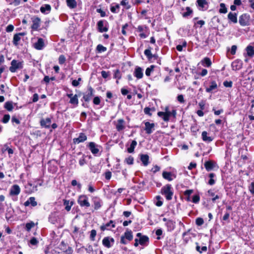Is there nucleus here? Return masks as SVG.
<instances>
[{
	"mask_svg": "<svg viewBox=\"0 0 254 254\" xmlns=\"http://www.w3.org/2000/svg\"><path fill=\"white\" fill-rule=\"evenodd\" d=\"M161 192L162 195L165 196L167 200H170L172 199L174 192L170 184H167L163 186L161 189Z\"/></svg>",
	"mask_w": 254,
	"mask_h": 254,
	"instance_id": "f257e3e1",
	"label": "nucleus"
},
{
	"mask_svg": "<svg viewBox=\"0 0 254 254\" xmlns=\"http://www.w3.org/2000/svg\"><path fill=\"white\" fill-rule=\"evenodd\" d=\"M176 111L173 110L172 111H168V108L165 109V112H159L157 115L159 117H162L165 122H168L171 117L175 118L176 116Z\"/></svg>",
	"mask_w": 254,
	"mask_h": 254,
	"instance_id": "f03ea898",
	"label": "nucleus"
},
{
	"mask_svg": "<svg viewBox=\"0 0 254 254\" xmlns=\"http://www.w3.org/2000/svg\"><path fill=\"white\" fill-rule=\"evenodd\" d=\"M9 70L11 72H15L18 70L21 69L23 67V62L19 61L16 60H13L10 63Z\"/></svg>",
	"mask_w": 254,
	"mask_h": 254,
	"instance_id": "7ed1b4c3",
	"label": "nucleus"
},
{
	"mask_svg": "<svg viewBox=\"0 0 254 254\" xmlns=\"http://www.w3.org/2000/svg\"><path fill=\"white\" fill-rule=\"evenodd\" d=\"M77 202L82 207L87 208L90 206L88 197L86 195H80L78 196Z\"/></svg>",
	"mask_w": 254,
	"mask_h": 254,
	"instance_id": "20e7f679",
	"label": "nucleus"
},
{
	"mask_svg": "<svg viewBox=\"0 0 254 254\" xmlns=\"http://www.w3.org/2000/svg\"><path fill=\"white\" fill-rule=\"evenodd\" d=\"M250 16L249 14L244 13L239 17V22L242 26H248L250 25Z\"/></svg>",
	"mask_w": 254,
	"mask_h": 254,
	"instance_id": "39448f33",
	"label": "nucleus"
},
{
	"mask_svg": "<svg viewBox=\"0 0 254 254\" xmlns=\"http://www.w3.org/2000/svg\"><path fill=\"white\" fill-rule=\"evenodd\" d=\"M115 240L114 238L110 237H106L102 240V244L107 248H111L114 244Z\"/></svg>",
	"mask_w": 254,
	"mask_h": 254,
	"instance_id": "423d86ee",
	"label": "nucleus"
},
{
	"mask_svg": "<svg viewBox=\"0 0 254 254\" xmlns=\"http://www.w3.org/2000/svg\"><path fill=\"white\" fill-rule=\"evenodd\" d=\"M32 25L31 28L34 30H38L40 26L41 19L37 16H33L31 18Z\"/></svg>",
	"mask_w": 254,
	"mask_h": 254,
	"instance_id": "0eeeda50",
	"label": "nucleus"
},
{
	"mask_svg": "<svg viewBox=\"0 0 254 254\" xmlns=\"http://www.w3.org/2000/svg\"><path fill=\"white\" fill-rule=\"evenodd\" d=\"M88 146L92 153L94 155L98 153L99 152V147H101L93 142H89Z\"/></svg>",
	"mask_w": 254,
	"mask_h": 254,
	"instance_id": "6e6552de",
	"label": "nucleus"
},
{
	"mask_svg": "<svg viewBox=\"0 0 254 254\" xmlns=\"http://www.w3.org/2000/svg\"><path fill=\"white\" fill-rule=\"evenodd\" d=\"M94 210L99 209L102 206V200L97 196H93L92 198Z\"/></svg>",
	"mask_w": 254,
	"mask_h": 254,
	"instance_id": "1a4fd4ad",
	"label": "nucleus"
},
{
	"mask_svg": "<svg viewBox=\"0 0 254 254\" xmlns=\"http://www.w3.org/2000/svg\"><path fill=\"white\" fill-rule=\"evenodd\" d=\"M45 46L44 41L41 38H38L37 41L33 45L34 48L37 50H42Z\"/></svg>",
	"mask_w": 254,
	"mask_h": 254,
	"instance_id": "9d476101",
	"label": "nucleus"
},
{
	"mask_svg": "<svg viewBox=\"0 0 254 254\" xmlns=\"http://www.w3.org/2000/svg\"><path fill=\"white\" fill-rule=\"evenodd\" d=\"M20 192V188L17 185H14L11 186L10 191L9 194L11 196L18 195Z\"/></svg>",
	"mask_w": 254,
	"mask_h": 254,
	"instance_id": "9b49d317",
	"label": "nucleus"
},
{
	"mask_svg": "<svg viewBox=\"0 0 254 254\" xmlns=\"http://www.w3.org/2000/svg\"><path fill=\"white\" fill-rule=\"evenodd\" d=\"M93 96V89L90 87L88 91L84 93L83 98L85 102H89Z\"/></svg>",
	"mask_w": 254,
	"mask_h": 254,
	"instance_id": "f8f14e48",
	"label": "nucleus"
},
{
	"mask_svg": "<svg viewBox=\"0 0 254 254\" xmlns=\"http://www.w3.org/2000/svg\"><path fill=\"white\" fill-rule=\"evenodd\" d=\"M145 124V130L146 133L150 134L152 133L153 130H154L155 125L153 123H150L148 122H146L144 123Z\"/></svg>",
	"mask_w": 254,
	"mask_h": 254,
	"instance_id": "ddd939ff",
	"label": "nucleus"
},
{
	"mask_svg": "<svg viewBox=\"0 0 254 254\" xmlns=\"http://www.w3.org/2000/svg\"><path fill=\"white\" fill-rule=\"evenodd\" d=\"M51 119L49 118L46 119H42L40 121V125L42 127L46 128H49L50 127L51 124Z\"/></svg>",
	"mask_w": 254,
	"mask_h": 254,
	"instance_id": "4468645a",
	"label": "nucleus"
},
{
	"mask_svg": "<svg viewBox=\"0 0 254 254\" xmlns=\"http://www.w3.org/2000/svg\"><path fill=\"white\" fill-rule=\"evenodd\" d=\"M197 5L200 7L199 9L205 10L207 9L208 2L206 0H197Z\"/></svg>",
	"mask_w": 254,
	"mask_h": 254,
	"instance_id": "2eb2a0df",
	"label": "nucleus"
},
{
	"mask_svg": "<svg viewBox=\"0 0 254 254\" xmlns=\"http://www.w3.org/2000/svg\"><path fill=\"white\" fill-rule=\"evenodd\" d=\"M87 140V136L84 133H80L79 136L77 138H74L73 139L74 143H79L83 142Z\"/></svg>",
	"mask_w": 254,
	"mask_h": 254,
	"instance_id": "dca6fc26",
	"label": "nucleus"
},
{
	"mask_svg": "<svg viewBox=\"0 0 254 254\" xmlns=\"http://www.w3.org/2000/svg\"><path fill=\"white\" fill-rule=\"evenodd\" d=\"M116 127L118 131L123 130L125 128V122L122 119H119L116 125Z\"/></svg>",
	"mask_w": 254,
	"mask_h": 254,
	"instance_id": "f3484780",
	"label": "nucleus"
},
{
	"mask_svg": "<svg viewBox=\"0 0 254 254\" xmlns=\"http://www.w3.org/2000/svg\"><path fill=\"white\" fill-rule=\"evenodd\" d=\"M24 205L25 206L31 205L32 206L35 207L37 205V202L36 201L34 197H30L24 202Z\"/></svg>",
	"mask_w": 254,
	"mask_h": 254,
	"instance_id": "a211bd4d",
	"label": "nucleus"
},
{
	"mask_svg": "<svg viewBox=\"0 0 254 254\" xmlns=\"http://www.w3.org/2000/svg\"><path fill=\"white\" fill-rule=\"evenodd\" d=\"M143 69L140 67H136L134 71V75L137 78H141L143 76Z\"/></svg>",
	"mask_w": 254,
	"mask_h": 254,
	"instance_id": "6ab92c4d",
	"label": "nucleus"
},
{
	"mask_svg": "<svg viewBox=\"0 0 254 254\" xmlns=\"http://www.w3.org/2000/svg\"><path fill=\"white\" fill-rule=\"evenodd\" d=\"M204 165L207 171H210L213 169L215 163L211 161H207L204 163Z\"/></svg>",
	"mask_w": 254,
	"mask_h": 254,
	"instance_id": "aec40b11",
	"label": "nucleus"
},
{
	"mask_svg": "<svg viewBox=\"0 0 254 254\" xmlns=\"http://www.w3.org/2000/svg\"><path fill=\"white\" fill-rule=\"evenodd\" d=\"M228 19L234 23H236L238 21L237 20V14L235 12H229L228 15Z\"/></svg>",
	"mask_w": 254,
	"mask_h": 254,
	"instance_id": "412c9836",
	"label": "nucleus"
},
{
	"mask_svg": "<svg viewBox=\"0 0 254 254\" xmlns=\"http://www.w3.org/2000/svg\"><path fill=\"white\" fill-rule=\"evenodd\" d=\"M202 139L203 141L209 143L212 141L213 138L211 136H207V132L206 131H203L201 134Z\"/></svg>",
	"mask_w": 254,
	"mask_h": 254,
	"instance_id": "4be33fe9",
	"label": "nucleus"
},
{
	"mask_svg": "<svg viewBox=\"0 0 254 254\" xmlns=\"http://www.w3.org/2000/svg\"><path fill=\"white\" fill-rule=\"evenodd\" d=\"M58 220V215L56 212L51 213L49 216V221L52 224H55Z\"/></svg>",
	"mask_w": 254,
	"mask_h": 254,
	"instance_id": "5701e85b",
	"label": "nucleus"
},
{
	"mask_svg": "<svg viewBox=\"0 0 254 254\" xmlns=\"http://www.w3.org/2000/svg\"><path fill=\"white\" fill-rule=\"evenodd\" d=\"M162 176L164 179L169 181H171L173 180V179L172 178V176H174V178L176 177V176L173 175L172 173L165 171L163 172Z\"/></svg>",
	"mask_w": 254,
	"mask_h": 254,
	"instance_id": "b1692460",
	"label": "nucleus"
},
{
	"mask_svg": "<svg viewBox=\"0 0 254 254\" xmlns=\"http://www.w3.org/2000/svg\"><path fill=\"white\" fill-rule=\"evenodd\" d=\"M149 156L147 154H141L140 160L144 166H146L149 164Z\"/></svg>",
	"mask_w": 254,
	"mask_h": 254,
	"instance_id": "393cba45",
	"label": "nucleus"
},
{
	"mask_svg": "<svg viewBox=\"0 0 254 254\" xmlns=\"http://www.w3.org/2000/svg\"><path fill=\"white\" fill-rule=\"evenodd\" d=\"M104 26V22L103 20H100L97 23L98 29L99 32H107L108 31V28L106 27H103Z\"/></svg>",
	"mask_w": 254,
	"mask_h": 254,
	"instance_id": "a878e982",
	"label": "nucleus"
},
{
	"mask_svg": "<svg viewBox=\"0 0 254 254\" xmlns=\"http://www.w3.org/2000/svg\"><path fill=\"white\" fill-rule=\"evenodd\" d=\"M112 224V228H115V225L114 224V222L113 220H110L109 221V222L106 223V224L105 225H102V226H101L100 227V229L104 231H105V230H107L108 229V228L109 227H110L111 226V225Z\"/></svg>",
	"mask_w": 254,
	"mask_h": 254,
	"instance_id": "bb28decb",
	"label": "nucleus"
},
{
	"mask_svg": "<svg viewBox=\"0 0 254 254\" xmlns=\"http://www.w3.org/2000/svg\"><path fill=\"white\" fill-rule=\"evenodd\" d=\"M67 6L70 9L75 8L77 6V2L75 0H66Z\"/></svg>",
	"mask_w": 254,
	"mask_h": 254,
	"instance_id": "cd10ccee",
	"label": "nucleus"
},
{
	"mask_svg": "<svg viewBox=\"0 0 254 254\" xmlns=\"http://www.w3.org/2000/svg\"><path fill=\"white\" fill-rule=\"evenodd\" d=\"M247 51V54L250 57H253L254 56V48L252 46L249 45L246 49Z\"/></svg>",
	"mask_w": 254,
	"mask_h": 254,
	"instance_id": "c85d7f7f",
	"label": "nucleus"
},
{
	"mask_svg": "<svg viewBox=\"0 0 254 254\" xmlns=\"http://www.w3.org/2000/svg\"><path fill=\"white\" fill-rule=\"evenodd\" d=\"M201 64L204 66L206 67H210L211 64L212 63L210 59V58L205 57L204 58L202 61H201Z\"/></svg>",
	"mask_w": 254,
	"mask_h": 254,
	"instance_id": "c756f323",
	"label": "nucleus"
},
{
	"mask_svg": "<svg viewBox=\"0 0 254 254\" xmlns=\"http://www.w3.org/2000/svg\"><path fill=\"white\" fill-rule=\"evenodd\" d=\"M149 242V238L147 236H143L139 239V243L140 245H145Z\"/></svg>",
	"mask_w": 254,
	"mask_h": 254,
	"instance_id": "7c9ffc66",
	"label": "nucleus"
},
{
	"mask_svg": "<svg viewBox=\"0 0 254 254\" xmlns=\"http://www.w3.org/2000/svg\"><path fill=\"white\" fill-rule=\"evenodd\" d=\"M136 145L137 142L134 140H132L129 147L127 148V152L129 153H133Z\"/></svg>",
	"mask_w": 254,
	"mask_h": 254,
	"instance_id": "2f4dec72",
	"label": "nucleus"
},
{
	"mask_svg": "<svg viewBox=\"0 0 254 254\" xmlns=\"http://www.w3.org/2000/svg\"><path fill=\"white\" fill-rule=\"evenodd\" d=\"M242 66V64L239 61H234L232 63V67L233 70L239 69Z\"/></svg>",
	"mask_w": 254,
	"mask_h": 254,
	"instance_id": "473e14b6",
	"label": "nucleus"
},
{
	"mask_svg": "<svg viewBox=\"0 0 254 254\" xmlns=\"http://www.w3.org/2000/svg\"><path fill=\"white\" fill-rule=\"evenodd\" d=\"M124 236L129 241H131L133 239L132 233L131 230L126 231Z\"/></svg>",
	"mask_w": 254,
	"mask_h": 254,
	"instance_id": "72a5a7b5",
	"label": "nucleus"
},
{
	"mask_svg": "<svg viewBox=\"0 0 254 254\" xmlns=\"http://www.w3.org/2000/svg\"><path fill=\"white\" fill-rule=\"evenodd\" d=\"M217 86V85L216 82L214 81H212L211 82V85L206 88V91L207 92H212L214 89H216Z\"/></svg>",
	"mask_w": 254,
	"mask_h": 254,
	"instance_id": "f704fd0d",
	"label": "nucleus"
},
{
	"mask_svg": "<svg viewBox=\"0 0 254 254\" xmlns=\"http://www.w3.org/2000/svg\"><path fill=\"white\" fill-rule=\"evenodd\" d=\"M64 204L65 206V209L66 211H69L71 209V207L73 205V202L71 201L69 202V200H64Z\"/></svg>",
	"mask_w": 254,
	"mask_h": 254,
	"instance_id": "c9c22d12",
	"label": "nucleus"
},
{
	"mask_svg": "<svg viewBox=\"0 0 254 254\" xmlns=\"http://www.w3.org/2000/svg\"><path fill=\"white\" fill-rule=\"evenodd\" d=\"M215 177V174L213 173H210L209 174V177L210 179L208 182V184L210 186H212L215 183V180L214 179V178Z\"/></svg>",
	"mask_w": 254,
	"mask_h": 254,
	"instance_id": "e433bc0d",
	"label": "nucleus"
},
{
	"mask_svg": "<svg viewBox=\"0 0 254 254\" xmlns=\"http://www.w3.org/2000/svg\"><path fill=\"white\" fill-rule=\"evenodd\" d=\"M151 48L149 47L148 49L144 51V55L147 57L148 60H151L153 57V55L151 52Z\"/></svg>",
	"mask_w": 254,
	"mask_h": 254,
	"instance_id": "4c0bfd02",
	"label": "nucleus"
},
{
	"mask_svg": "<svg viewBox=\"0 0 254 254\" xmlns=\"http://www.w3.org/2000/svg\"><path fill=\"white\" fill-rule=\"evenodd\" d=\"M21 40V37H19V36L16 34L14 35L13 39V44L15 46H17L19 45V42Z\"/></svg>",
	"mask_w": 254,
	"mask_h": 254,
	"instance_id": "58836bf2",
	"label": "nucleus"
},
{
	"mask_svg": "<svg viewBox=\"0 0 254 254\" xmlns=\"http://www.w3.org/2000/svg\"><path fill=\"white\" fill-rule=\"evenodd\" d=\"M4 108L8 111H12L13 108L12 103L11 101H8L5 103Z\"/></svg>",
	"mask_w": 254,
	"mask_h": 254,
	"instance_id": "ea45409f",
	"label": "nucleus"
},
{
	"mask_svg": "<svg viewBox=\"0 0 254 254\" xmlns=\"http://www.w3.org/2000/svg\"><path fill=\"white\" fill-rule=\"evenodd\" d=\"M51 10V7L49 4H45L44 6L40 7V11L42 13H45L46 11L50 12Z\"/></svg>",
	"mask_w": 254,
	"mask_h": 254,
	"instance_id": "a19ab883",
	"label": "nucleus"
},
{
	"mask_svg": "<svg viewBox=\"0 0 254 254\" xmlns=\"http://www.w3.org/2000/svg\"><path fill=\"white\" fill-rule=\"evenodd\" d=\"M220 6V8L219 10V12L220 13H226L227 12V8L224 3H221Z\"/></svg>",
	"mask_w": 254,
	"mask_h": 254,
	"instance_id": "79ce46f5",
	"label": "nucleus"
},
{
	"mask_svg": "<svg viewBox=\"0 0 254 254\" xmlns=\"http://www.w3.org/2000/svg\"><path fill=\"white\" fill-rule=\"evenodd\" d=\"M155 111V108H149V107H145L144 109V112L146 115H148L149 116H151L152 114L151 113V112H154Z\"/></svg>",
	"mask_w": 254,
	"mask_h": 254,
	"instance_id": "37998d69",
	"label": "nucleus"
},
{
	"mask_svg": "<svg viewBox=\"0 0 254 254\" xmlns=\"http://www.w3.org/2000/svg\"><path fill=\"white\" fill-rule=\"evenodd\" d=\"M96 50L98 53L104 52L107 51V48L101 44H99L96 47Z\"/></svg>",
	"mask_w": 254,
	"mask_h": 254,
	"instance_id": "c03bdc74",
	"label": "nucleus"
},
{
	"mask_svg": "<svg viewBox=\"0 0 254 254\" xmlns=\"http://www.w3.org/2000/svg\"><path fill=\"white\" fill-rule=\"evenodd\" d=\"M166 226L168 228H169L170 230L174 229L175 227V222L172 220H169L166 223Z\"/></svg>",
	"mask_w": 254,
	"mask_h": 254,
	"instance_id": "a18cd8bd",
	"label": "nucleus"
},
{
	"mask_svg": "<svg viewBox=\"0 0 254 254\" xmlns=\"http://www.w3.org/2000/svg\"><path fill=\"white\" fill-rule=\"evenodd\" d=\"M69 103L72 104L77 105L78 104V100L76 95H74L73 97L71 98Z\"/></svg>",
	"mask_w": 254,
	"mask_h": 254,
	"instance_id": "49530a36",
	"label": "nucleus"
},
{
	"mask_svg": "<svg viewBox=\"0 0 254 254\" xmlns=\"http://www.w3.org/2000/svg\"><path fill=\"white\" fill-rule=\"evenodd\" d=\"M156 199L157 201L155 202V205L158 207L161 206L163 204V201L161 200L162 197L160 195H157L156 196Z\"/></svg>",
	"mask_w": 254,
	"mask_h": 254,
	"instance_id": "de8ad7c7",
	"label": "nucleus"
},
{
	"mask_svg": "<svg viewBox=\"0 0 254 254\" xmlns=\"http://www.w3.org/2000/svg\"><path fill=\"white\" fill-rule=\"evenodd\" d=\"M133 157L131 156H129L128 157L126 158L125 160V162H126L128 165H132L133 164Z\"/></svg>",
	"mask_w": 254,
	"mask_h": 254,
	"instance_id": "09e8293b",
	"label": "nucleus"
},
{
	"mask_svg": "<svg viewBox=\"0 0 254 254\" xmlns=\"http://www.w3.org/2000/svg\"><path fill=\"white\" fill-rule=\"evenodd\" d=\"M35 225V224L33 222H31L30 223H27L25 225V229L27 231H30L32 228H33Z\"/></svg>",
	"mask_w": 254,
	"mask_h": 254,
	"instance_id": "8fccbe9b",
	"label": "nucleus"
},
{
	"mask_svg": "<svg viewBox=\"0 0 254 254\" xmlns=\"http://www.w3.org/2000/svg\"><path fill=\"white\" fill-rule=\"evenodd\" d=\"M208 193H209V195L214 196V197L212 199V200L213 202H214L216 199L219 198V196L218 195H215L214 193L211 190H208Z\"/></svg>",
	"mask_w": 254,
	"mask_h": 254,
	"instance_id": "3c124183",
	"label": "nucleus"
},
{
	"mask_svg": "<svg viewBox=\"0 0 254 254\" xmlns=\"http://www.w3.org/2000/svg\"><path fill=\"white\" fill-rule=\"evenodd\" d=\"M187 12H184L183 14V17H187L192 13V10L190 9V7H186Z\"/></svg>",
	"mask_w": 254,
	"mask_h": 254,
	"instance_id": "603ef678",
	"label": "nucleus"
},
{
	"mask_svg": "<svg viewBox=\"0 0 254 254\" xmlns=\"http://www.w3.org/2000/svg\"><path fill=\"white\" fill-rule=\"evenodd\" d=\"M120 8V6L118 4H116L115 6H112L111 7V11H112V12L113 13H118V11L117 10H118Z\"/></svg>",
	"mask_w": 254,
	"mask_h": 254,
	"instance_id": "864d4df0",
	"label": "nucleus"
},
{
	"mask_svg": "<svg viewBox=\"0 0 254 254\" xmlns=\"http://www.w3.org/2000/svg\"><path fill=\"white\" fill-rule=\"evenodd\" d=\"M136 29L138 32L141 33L147 30V27L146 26L139 25Z\"/></svg>",
	"mask_w": 254,
	"mask_h": 254,
	"instance_id": "5fc2aeb1",
	"label": "nucleus"
},
{
	"mask_svg": "<svg viewBox=\"0 0 254 254\" xmlns=\"http://www.w3.org/2000/svg\"><path fill=\"white\" fill-rule=\"evenodd\" d=\"M155 66L153 65H151L149 67L147 68L145 71V74L147 76L150 75L151 72L153 70Z\"/></svg>",
	"mask_w": 254,
	"mask_h": 254,
	"instance_id": "6e6d98bb",
	"label": "nucleus"
},
{
	"mask_svg": "<svg viewBox=\"0 0 254 254\" xmlns=\"http://www.w3.org/2000/svg\"><path fill=\"white\" fill-rule=\"evenodd\" d=\"M65 57H64V55H60L59 58V63L60 64H64L65 62Z\"/></svg>",
	"mask_w": 254,
	"mask_h": 254,
	"instance_id": "4d7b16f0",
	"label": "nucleus"
},
{
	"mask_svg": "<svg viewBox=\"0 0 254 254\" xmlns=\"http://www.w3.org/2000/svg\"><path fill=\"white\" fill-rule=\"evenodd\" d=\"M187 46V43L186 42H184L183 44V45H178L176 47V49L178 51L181 52L183 50V47H186Z\"/></svg>",
	"mask_w": 254,
	"mask_h": 254,
	"instance_id": "13d9d810",
	"label": "nucleus"
},
{
	"mask_svg": "<svg viewBox=\"0 0 254 254\" xmlns=\"http://www.w3.org/2000/svg\"><path fill=\"white\" fill-rule=\"evenodd\" d=\"M195 223L197 225L201 226L204 223V221L202 218L198 217L196 219Z\"/></svg>",
	"mask_w": 254,
	"mask_h": 254,
	"instance_id": "bf43d9fd",
	"label": "nucleus"
},
{
	"mask_svg": "<svg viewBox=\"0 0 254 254\" xmlns=\"http://www.w3.org/2000/svg\"><path fill=\"white\" fill-rule=\"evenodd\" d=\"M196 249L198 252L201 253L203 252H206L207 251V247L206 246H203L200 248L199 246H197Z\"/></svg>",
	"mask_w": 254,
	"mask_h": 254,
	"instance_id": "052dcab7",
	"label": "nucleus"
},
{
	"mask_svg": "<svg viewBox=\"0 0 254 254\" xmlns=\"http://www.w3.org/2000/svg\"><path fill=\"white\" fill-rule=\"evenodd\" d=\"M200 197L199 195L196 194L193 196L192 201L194 203H197L199 201Z\"/></svg>",
	"mask_w": 254,
	"mask_h": 254,
	"instance_id": "680f3d73",
	"label": "nucleus"
},
{
	"mask_svg": "<svg viewBox=\"0 0 254 254\" xmlns=\"http://www.w3.org/2000/svg\"><path fill=\"white\" fill-rule=\"evenodd\" d=\"M96 235V231L95 230H92L91 231L90 238L92 241L95 240V237Z\"/></svg>",
	"mask_w": 254,
	"mask_h": 254,
	"instance_id": "e2e57ef3",
	"label": "nucleus"
},
{
	"mask_svg": "<svg viewBox=\"0 0 254 254\" xmlns=\"http://www.w3.org/2000/svg\"><path fill=\"white\" fill-rule=\"evenodd\" d=\"M9 119H10V116L9 115H8V114L4 115L3 117L2 122V123L6 124L8 122Z\"/></svg>",
	"mask_w": 254,
	"mask_h": 254,
	"instance_id": "0e129e2a",
	"label": "nucleus"
},
{
	"mask_svg": "<svg viewBox=\"0 0 254 254\" xmlns=\"http://www.w3.org/2000/svg\"><path fill=\"white\" fill-rule=\"evenodd\" d=\"M223 85L226 87H231L232 86V82L231 80H225L223 83Z\"/></svg>",
	"mask_w": 254,
	"mask_h": 254,
	"instance_id": "69168bd1",
	"label": "nucleus"
},
{
	"mask_svg": "<svg viewBox=\"0 0 254 254\" xmlns=\"http://www.w3.org/2000/svg\"><path fill=\"white\" fill-rule=\"evenodd\" d=\"M85 155H83L82 158H80L79 160V164L81 166H83L86 163V161L85 159Z\"/></svg>",
	"mask_w": 254,
	"mask_h": 254,
	"instance_id": "338daca9",
	"label": "nucleus"
},
{
	"mask_svg": "<svg viewBox=\"0 0 254 254\" xmlns=\"http://www.w3.org/2000/svg\"><path fill=\"white\" fill-rule=\"evenodd\" d=\"M249 190L252 194H254V182L251 183L249 187Z\"/></svg>",
	"mask_w": 254,
	"mask_h": 254,
	"instance_id": "774afa93",
	"label": "nucleus"
}]
</instances>
